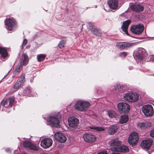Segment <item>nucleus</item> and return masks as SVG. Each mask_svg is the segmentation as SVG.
<instances>
[{"instance_id":"c756f323","label":"nucleus","mask_w":154,"mask_h":154,"mask_svg":"<svg viewBox=\"0 0 154 154\" xmlns=\"http://www.w3.org/2000/svg\"><path fill=\"white\" fill-rule=\"evenodd\" d=\"M24 60L23 61V65L24 66L26 65L29 61V57L26 54H23Z\"/></svg>"},{"instance_id":"4c0bfd02","label":"nucleus","mask_w":154,"mask_h":154,"mask_svg":"<svg viewBox=\"0 0 154 154\" xmlns=\"http://www.w3.org/2000/svg\"><path fill=\"white\" fill-rule=\"evenodd\" d=\"M150 136L152 137H154V130L151 131L150 132Z\"/></svg>"},{"instance_id":"9d476101","label":"nucleus","mask_w":154,"mask_h":154,"mask_svg":"<svg viewBox=\"0 0 154 154\" xmlns=\"http://www.w3.org/2000/svg\"><path fill=\"white\" fill-rule=\"evenodd\" d=\"M5 24L6 28L9 31H11L15 25V20L12 18H7L5 21Z\"/></svg>"},{"instance_id":"6ab92c4d","label":"nucleus","mask_w":154,"mask_h":154,"mask_svg":"<svg viewBox=\"0 0 154 154\" xmlns=\"http://www.w3.org/2000/svg\"><path fill=\"white\" fill-rule=\"evenodd\" d=\"M137 125L138 128L144 129L151 127L152 124L151 123L148 122H138L137 124Z\"/></svg>"},{"instance_id":"bb28decb","label":"nucleus","mask_w":154,"mask_h":154,"mask_svg":"<svg viewBox=\"0 0 154 154\" xmlns=\"http://www.w3.org/2000/svg\"><path fill=\"white\" fill-rule=\"evenodd\" d=\"M107 113L110 118H115L117 116V114L116 112L113 110H108L107 111Z\"/></svg>"},{"instance_id":"1a4fd4ad","label":"nucleus","mask_w":154,"mask_h":154,"mask_svg":"<svg viewBox=\"0 0 154 154\" xmlns=\"http://www.w3.org/2000/svg\"><path fill=\"white\" fill-rule=\"evenodd\" d=\"M147 55L146 51L142 48H139L135 53V57L138 60H141Z\"/></svg>"},{"instance_id":"0eeeda50","label":"nucleus","mask_w":154,"mask_h":154,"mask_svg":"<svg viewBox=\"0 0 154 154\" xmlns=\"http://www.w3.org/2000/svg\"><path fill=\"white\" fill-rule=\"evenodd\" d=\"M138 140V134L135 132H132L129 136L128 141L129 144L132 146L136 145Z\"/></svg>"},{"instance_id":"f8f14e48","label":"nucleus","mask_w":154,"mask_h":154,"mask_svg":"<svg viewBox=\"0 0 154 154\" xmlns=\"http://www.w3.org/2000/svg\"><path fill=\"white\" fill-rule=\"evenodd\" d=\"M54 137L56 140L61 143L65 142L67 140L65 136L61 132L56 133L55 134Z\"/></svg>"},{"instance_id":"79ce46f5","label":"nucleus","mask_w":154,"mask_h":154,"mask_svg":"<svg viewBox=\"0 0 154 154\" xmlns=\"http://www.w3.org/2000/svg\"><path fill=\"white\" fill-rule=\"evenodd\" d=\"M112 154H119V153L117 152H114L112 153Z\"/></svg>"},{"instance_id":"a18cd8bd","label":"nucleus","mask_w":154,"mask_h":154,"mask_svg":"<svg viewBox=\"0 0 154 154\" xmlns=\"http://www.w3.org/2000/svg\"><path fill=\"white\" fill-rule=\"evenodd\" d=\"M154 57V56H151V57Z\"/></svg>"},{"instance_id":"72a5a7b5","label":"nucleus","mask_w":154,"mask_h":154,"mask_svg":"<svg viewBox=\"0 0 154 154\" xmlns=\"http://www.w3.org/2000/svg\"><path fill=\"white\" fill-rule=\"evenodd\" d=\"M65 42L66 41L64 40H62L60 41L58 45L59 47L60 48L63 47L64 46Z\"/></svg>"},{"instance_id":"6e6552de","label":"nucleus","mask_w":154,"mask_h":154,"mask_svg":"<svg viewBox=\"0 0 154 154\" xmlns=\"http://www.w3.org/2000/svg\"><path fill=\"white\" fill-rule=\"evenodd\" d=\"M118 108L120 112L124 113H128L130 110L129 105L126 103L121 102L118 105Z\"/></svg>"},{"instance_id":"f3484780","label":"nucleus","mask_w":154,"mask_h":154,"mask_svg":"<svg viewBox=\"0 0 154 154\" xmlns=\"http://www.w3.org/2000/svg\"><path fill=\"white\" fill-rule=\"evenodd\" d=\"M23 146L25 147L28 148L34 151L37 150L38 149L37 146L29 141L24 142L23 143Z\"/></svg>"},{"instance_id":"b1692460","label":"nucleus","mask_w":154,"mask_h":154,"mask_svg":"<svg viewBox=\"0 0 154 154\" xmlns=\"http://www.w3.org/2000/svg\"><path fill=\"white\" fill-rule=\"evenodd\" d=\"M118 129L117 126L113 125L110 127L108 130L107 132L110 135H112L115 133Z\"/></svg>"},{"instance_id":"dca6fc26","label":"nucleus","mask_w":154,"mask_h":154,"mask_svg":"<svg viewBox=\"0 0 154 154\" xmlns=\"http://www.w3.org/2000/svg\"><path fill=\"white\" fill-rule=\"evenodd\" d=\"M69 125V126L75 128L77 126L79 120L74 117H70L68 119Z\"/></svg>"},{"instance_id":"ea45409f","label":"nucleus","mask_w":154,"mask_h":154,"mask_svg":"<svg viewBox=\"0 0 154 154\" xmlns=\"http://www.w3.org/2000/svg\"><path fill=\"white\" fill-rule=\"evenodd\" d=\"M98 154H108L106 151H103L100 152L98 153Z\"/></svg>"},{"instance_id":"f03ea898","label":"nucleus","mask_w":154,"mask_h":154,"mask_svg":"<svg viewBox=\"0 0 154 154\" xmlns=\"http://www.w3.org/2000/svg\"><path fill=\"white\" fill-rule=\"evenodd\" d=\"M61 118V116L60 113L51 116L47 119V124L52 126H55L56 127H60V120Z\"/></svg>"},{"instance_id":"f257e3e1","label":"nucleus","mask_w":154,"mask_h":154,"mask_svg":"<svg viewBox=\"0 0 154 154\" xmlns=\"http://www.w3.org/2000/svg\"><path fill=\"white\" fill-rule=\"evenodd\" d=\"M121 142L117 139H112L109 142L111 147V149L113 151L127 152L129 151L128 147L125 146H121Z\"/></svg>"},{"instance_id":"e433bc0d","label":"nucleus","mask_w":154,"mask_h":154,"mask_svg":"<svg viewBox=\"0 0 154 154\" xmlns=\"http://www.w3.org/2000/svg\"><path fill=\"white\" fill-rule=\"evenodd\" d=\"M7 101L3 100L1 102V104L3 106L5 105V104H7Z\"/></svg>"},{"instance_id":"4468645a","label":"nucleus","mask_w":154,"mask_h":154,"mask_svg":"<svg viewBox=\"0 0 154 154\" xmlns=\"http://www.w3.org/2000/svg\"><path fill=\"white\" fill-rule=\"evenodd\" d=\"M83 138L85 141L88 143L93 142L96 139V138L94 135L88 133L84 134Z\"/></svg>"},{"instance_id":"39448f33","label":"nucleus","mask_w":154,"mask_h":154,"mask_svg":"<svg viewBox=\"0 0 154 154\" xmlns=\"http://www.w3.org/2000/svg\"><path fill=\"white\" fill-rule=\"evenodd\" d=\"M144 29L143 25L142 24L134 25L131 27L130 30L133 33L137 35L141 34Z\"/></svg>"},{"instance_id":"c03bdc74","label":"nucleus","mask_w":154,"mask_h":154,"mask_svg":"<svg viewBox=\"0 0 154 154\" xmlns=\"http://www.w3.org/2000/svg\"><path fill=\"white\" fill-rule=\"evenodd\" d=\"M41 154H46L45 153H42Z\"/></svg>"},{"instance_id":"58836bf2","label":"nucleus","mask_w":154,"mask_h":154,"mask_svg":"<svg viewBox=\"0 0 154 154\" xmlns=\"http://www.w3.org/2000/svg\"><path fill=\"white\" fill-rule=\"evenodd\" d=\"M27 43V41L26 39H24L22 45H25Z\"/></svg>"},{"instance_id":"c9c22d12","label":"nucleus","mask_w":154,"mask_h":154,"mask_svg":"<svg viewBox=\"0 0 154 154\" xmlns=\"http://www.w3.org/2000/svg\"><path fill=\"white\" fill-rule=\"evenodd\" d=\"M120 54H121L120 56L122 57H125L127 55V53L125 52H121Z\"/></svg>"},{"instance_id":"423d86ee","label":"nucleus","mask_w":154,"mask_h":154,"mask_svg":"<svg viewBox=\"0 0 154 154\" xmlns=\"http://www.w3.org/2000/svg\"><path fill=\"white\" fill-rule=\"evenodd\" d=\"M142 109L144 114L147 116H152L154 112L153 107L151 105L147 104L143 106Z\"/></svg>"},{"instance_id":"c85d7f7f","label":"nucleus","mask_w":154,"mask_h":154,"mask_svg":"<svg viewBox=\"0 0 154 154\" xmlns=\"http://www.w3.org/2000/svg\"><path fill=\"white\" fill-rule=\"evenodd\" d=\"M46 57V55L44 54H40L37 55V59L38 62L43 61Z\"/></svg>"},{"instance_id":"a19ab883","label":"nucleus","mask_w":154,"mask_h":154,"mask_svg":"<svg viewBox=\"0 0 154 154\" xmlns=\"http://www.w3.org/2000/svg\"><path fill=\"white\" fill-rule=\"evenodd\" d=\"M6 151L7 152H10L11 151V150L10 149H6Z\"/></svg>"},{"instance_id":"412c9836","label":"nucleus","mask_w":154,"mask_h":154,"mask_svg":"<svg viewBox=\"0 0 154 154\" xmlns=\"http://www.w3.org/2000/svg\"><path fill=\"white\" fill-rule=\"evenodd\" d=\"M131 10L136 12H141L144 9V7L140 4H134L131 6Z\"/></svg>"},{"instance_id":"cd10ccee","label":"nucleus","mask_w":154,"mask_h":154,"mask_svg":"<svg viewBox=\"0 0 154 154\" xmlns=\"http://www.w3.org/2000/svg\"><path fill=\"white\" fill-rule=\"evenodd\" d=\"M22 65L20 64L17 65L16 69L14 72V73L15 75H18L22 69Z\"/></svg>"},{"instance_id":"2eb2a0df","label":"nucleus","mask_w":154,"mask_h":154,"mask_svg":"<svg viewBox=\"0 0 154 154\" xmlns=\"http://www.w3.org/2000/svg\"><path fill=\"white\" fill-rule=\"evenodd\" d=\"M25 81V75L23 74L18 80L14 85V88L15 89V91H17L19 88L20 86L23 84Z\"/></svg>"},{"instance_id":"7ed1b4c3","label":"nucleus","mask_w":154,"mask_h":154,"mask_svg":"<svg viewBox=\"0 0 154 154\" xmlns=\"http://www.w3.org/2000/svg\"><path fill=\"white\" fill-rule=\"evenodd\" d=\"M90 103L88 102L79 100L75 106V109L80 111H85L89 107Z\"/></svg>"},{"instance_id":"393cba45","label":"nucleus","mask_w":154,"mask_h":154,"mask_svg":"<svg viewBox=\"0 0 154 154\" xmlns=\"http://www.w3.org/2000/svg\"><path fill=\"white\" fill-rule=\"evenodd\" d=\"M0 54L3 58L7 57L8 54L6 49L0 47Z\"/></svg>"},{"instance_id":"a211bd4d","label":"nucleus","mask_w":154,"mask_h":154,"mask_svg":"<svg viewBox=\"0 0 154 154\" xmlns=\"http://www.w3.org/2000/svg\"><path fill=\"white\" fill-rule=\"evenodd\" d=\"M89 29L95 35L97 36H100L101 35V30L98 29L91 24H89Z\"/></svg>"},{"instance_id":"aec40b11","label":"nucleus","mask_w":154,"mask_h":154,"mask_svg":"<svg viewBox=\"0 0 154 154\" xmlns=\"http://www.w3.org/2000/svg\"><path fill=\"white\" fill-rule=\"evenodd\" d=\"M152 140L149 139L143 140L141 142V146L142 147L149 149L152 144Z\"/></svg>"},{"instance_id":"f704fd0d","label":"nucleus","mask_w":154,"mask_h":154,"mask_svg":"<svg viewBox=\"0 0 154 154\" xmlns=\"http://www.w3.org/2000/svg\"><path fill=\"white\" fill-rule=\"evenodd\" d=\"M24 92L26 94H29L31 92V90L30 88L29 87L25 89Z\"/></svg>"},{"instance_id":"20e7f679","label":"nucleus","mask_w":154,"mask_h":154,"mask_svg":"<svg viewBox=\"0 0 154 154\" xmlns=\"http://www.w3.org/2000/svg\"><path fill=\"white\" fill-rule=\"evenodd\" d=\"M139 95L137 93H133L130 92H128L124 94V99L130 102H135L138 99Z\"/></svg>"},{"instance_id":"5701e85b","label":"nucleus","mask_w":154,"mask_h":154,"mask_svg":"<svg viewBox=\"0 0 154 154\" xmlns=\"http://www.w3.org/2000/svg\"><path fill=\"white\" fill-rule=\"evenodd\" d=\"M108 3L109 7L112 9H115L118 8V1L117 0H109Z\"/></svg>"},{"instance_id":"7c9ffc66","label":"nucleus","mask_w":154,"mask_h":154,"mask_svg":"<svg viewBox=\"0 0 154 154\" xmlns=\"http://www.w3.org/2000/svg\"><path fill=\"white\" fill-rule=\"evenodd\" d=\"M123 86L120 84H116L114 86V89L118 91H120L122 90H123Z\"/></svg>"},{"instance_id":"37998d69","label":"nucleus","mask_w":154,"mask_h":154,"mask_svg":"<svg viewBox=\"0 0 154 154\" xmlns=\"http://www.w3.org/2000/svg\"><path fill=\"white\" fill-rule=\"evenodd\" d=\"M132 68V67H131L130 68V67L129 68V69H131Z\"/></svg>"},{"instance_id":"473e14b6","label":"nucleus","mask_w":154,"mask_h":154,"mask_svg":"<svg viewBox=\"0 0 154 154\" xmlns=\"http://www.w3.org/2000/svg\"><path fill=\"white\" fill-rule=\"evenodd\" d=\"M9 101V105L11 107H12L14 102V97H11L9 98L7 100Z\"/></svg>"},{"instance_id":"2f4dec72","label":"nucleus","mask_w":154,"mask_h":154,"mask_svg":"<svg viewBox=\"0 0 154 154\" xmlns=\"http://www.w3.org/2000/svg\"><path fill=\"white\" fill-rule=\"evenodd\" d=\"M90 128L91 129H94L98 131H102L104 130V129L102 127H91Z\"/></svg>"},{"instance_id":"ddd939ff","label":"nucleus","mask_w":154,"mask_h":154,"mask_svg":"<svg viewBox=\"0 0 154 154\" xmlns=\"http://www.w3.org/2000/svg\"><path fill=\"white\" fill-rule=\"evenodd\" d=\"M53 141L50 138H45L43 140L41 143V146L44 148L46 149L50 147Z\"/></svg>"},{"instance_id":"4be33fe9","label":"nucleus","mask_w":154,"mask_h":154,"mask_svg":"<svg viewBox=\"0 0 154 154\" xmlns=\"http://www.w3.org/2000/svg\"><path fill=\"white\" fill-rule=\"evenodd\" d=\"M131 23V20H127L123 23V25L122 26V31L125 32L126 34L129 35L127 31V29L129 25Z\"/></svg>"},{"instance_id":"9b49d317","label":"nucleus","mask_w":154,"mask_h":154,"mask_svg":"<svg viewBox=\"0 0 154 154\" xmlns=\"http://www.w3.org/2000/svg\"><path fill=\"white\" fill-rule=\"evenodd\" d=\"M134 44L133 43L120 42L117 43L116 45V47L119 49L123 50L128 48L132 46Z\"/></svg>"},{"instance_id":"a878e982","label":"nucleus","mask_w":154,"mask_h":154,"mask_svg":"<svg viewBox=\"0 0 154 154\" xmlns=\"http://www.w3.org/2000/svg\"><path fill=\"white\" fill-rule=\"evenodd\" d=\"M128 117L127 115H122L119 120V122L121 124H123L127 122L128 120Z\"/></svg>"}]
</instances>
